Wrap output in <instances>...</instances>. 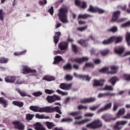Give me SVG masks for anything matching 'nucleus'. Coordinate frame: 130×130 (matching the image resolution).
I'll list each match as a JSON object with an SVG mask.
<instances>
[{"label":"nucleus","instance_id":"nucleus-56","mask_svg":"<svg viewBox=\"0 0 130 130\" xmlns=\"http://www.w3.org/2000/svg\"><path fill=\"white\" fill-rule=\"evenodd\" d=\"M73 87V83L66 84V90H71Z\"/></svg>","mask_w":130,"mask_h":130},{"label":"nucleus","instance_id":"nucleus-8","mask_svg":"<svg viewBox=\"0 0 130 130\" xmlns=\"http://www.w3.org/2000/svg\"><path fill=\"white\" fill-rule=\"evenodd\" d=\"M72 62H77V63H83L84 61H88L89 58L88 57H83L81 58H75L71 59Z\"/></svg>","mask_w":130,"mask_h":130},{"label":"nucleus","instance_id":"nucleus-39","mask_svg":"<svg viewBox=\"0 0 130 130\" xmlns=\"http://www.w3.org/2000/svg\"><path fill=\"white\" fill-rule=\"evenodd\" d=\"M88 28V25H85L82 27H79L76 28L77 31H79L80 32H83V31H85L87 30Z\"/></svg>","mask_w":130,"mask_h":130},{"label":"nucleus","instance_id":"nucleus-51","mask_svg":"<svg viewBox=\"0 0 130 130\" xmlns=\"http://www.w3.org/2000/svg\"><path fill=\"white\" fill-rule=\"evenodd\" d=\"M120 104L118 103H115L114 104L113 110L114 111H116L117 110V108L119 107Z\"/></svg>","mask_w":130,"mask_h":130},{"label":"nucleus","instance_id":"nucleus-13","mask_svg":"<svg viewBox=\"0 0 130 130\" xmlns=\"http://www.w3.org/2000/svg\"><path fill=\"white\" fill-rule=\"evenodd\" d=\"M33 126L35 127V129L36 130H46V128L40 122H36L33 124Z\"/></svg>","mask_w":130,"mask_h":130},{"label":"nucleus","instance_id":"nucleus-54","mask_svg":"<svg viewBox=\"0 0 130 130\" xmlns=\"http://www.w3.org/2000/svg\"><path fill=\"white\" fill-rule=\"evenodd\" d=\"M99 107H100V104H99L96 106L91 107L89 108V109L91 111H95V110H97V109H98V108H99Z\"/></svg>","mask_w":130,"mask_h":130},{"label":"nucleus","instance_id":"nucleus-11","mask_svg":"<svg viewBox=\"0 0 130 130\" xmlns=\"http://www.w3.org/2000/svg\"><path fill=\"white\" fill-rule=\"evenodd\" d=\"M96 101V98L91 97L89 98H86L80 101V103L83 104H86V103H93Z\"/></svg>","mask_w":130,"mask_h":130},{"label":"nucleus","instance_id":"nucleus-35","mask_svg":"<svg viewBox=\"0 0 130 130\" xmlns=\"http://www.w3.org/2000/svg\"><path fill=\"white\" fill-rule=\"evenodd\" d=\"M101 90L102 91H113V87L111 85H105V87Z\"/></svg>","mask_w":130,"mask_h":130},{"label":"nucleus","instance_id":"nucleus-45","mask_svg":"<svg viewBox=\"0 0 130 130\" xmlns=\"http://www.w3.org/2000/svg\"><path fill=\"white\" fill-rule=\"evenodd\" d=\"M90 120L91 119H83L80 121L77 122V124H84V123H86V122H89V121H90Z\"/></svg>","mask_w":130,"mask_h":130},{"label":"nucleus","instance_id":"nucleus-24","mask_svg":"<svg viewBox=\"0 0 130 130\" xmlns=\"http://www.w3.org/2000/svg\"><path fill=\"white\" fill-rule=\"evenodd\" d=\"M79 44H80L83 47H87L88 46V40H80L78 41Z\"/></svg>","mask_w":130,"mask_h":130},{"label":"nucleus","instance_id":"nucleus-18","mask_svg":"<svg viewBox=\"0 0 130 130\" xmlns=\"http://www.w3.org/2000/svg\"><path fill=\"white\" fill-rule=\"evenodd\" d=\"M80 111H77V112H72L69 114L71 116H73V117H75V119H81L82 118V116H79L80 115Z\"/></svg>","mask_w":130,"mask_h":130},{"label":"nucleus","instance_id":"nucleus-23","mask_svg":"<svg viewBox=\"0 0 130 130\" xmlns=\"http://www.w3.org/2000/svg\"><path fill=\"white\" fill-rule=\"evenodd\" d=\"M93 15H91L90 14H79L78 15V19H88V18H92Z\"/></svg>","mask_w":130,"mask_h":130},{"label":"nucleus","instance_id":"nucleus-48","mask_svg":"<svg viewBox=\"0 0 130 130\" xmlns=\"http://www.w3.org/2000/svg\"><path fill=\"white\" fill-rule=\"evenodd\" d=\"M108 32H112L113 33H115V32H117V27L113 26V27L107 29Z\"/></svg>","mask_w":130,"mask_h":130},{"label":"nucleus","instance_id":"nucleus-34","mask_svg":"<svg viewBox=\"0 0 130 130\" xmlns=\"http://www.w3.org/2000/svg\"><path fill=\"white\" fill-rule=\"evenodd\" d=\"M45 124L47 128H48V129H51L52 127H53L54 126H55V125H54V124H53V123L49 121L45 122Z\"/></svg>","mask_w":130,"mask_h":130},{"label":"nucleus","instance_id":"nucleus-62","mask_svg":"<svg viewBox=\"0 0 130 130\" xmlns=\"http://www.w3.org/2000/svg\"><path fill=\"white\" fill-rule=\"evenodd\" d=\"M88 109V107L87 106H84L82 105H79L78 107V109H79V110H81V109H85V110H86V109Z\"/></svg>","mask_w":130,"mask_h":130},{"label":"nucleus","instance_id":"nucleus-1","mask_svg":"<svg viewBox=\"0 0 130 130\" xmlns=\"http://www.w3.org/2000/svg\"><path fill=\"white\" fill-rule=\"evenodd\" d=\"M30 110L34 112H40L41 113L46 112V113H51V112H57L59 114H61V111L59 109V107L56 106L53 107L52 106H47L41 108L37 106H31L29 107Z\"/></svg>","mask_w":130,"mask_h":130},{"label":"nucleus","instance_id":"nucleus-42","mask_svg":"<svg viewBox=\"0 0 130 130\" xmlns=\"http://www.w3.org/2000/svg\"><path fill=\"white\" fill-rule=\"evenodd\" d=\"M47 101H48V103H53L54 102V100L53 99V95L50 96L48 95L47 98Z\"/></svg>","mask_w":130,"mask_h":130},{"label":"nucleus","instance_id":"nucleus-43","mask_svg":"<svg viewBox=\"0 0 130 130\" xmlns=\"http://www.w3.org/2000/svg\"><path fill=\"white\" fill-rule=\"evenodd\" d=\"M27 52V50H24L20 52H15L14 53V55L18 56V55H22V54H25Z\"/></svg>","mask_w":130,"mask_h":130},{"label":"nucleus","instance_id":"nucleus-15","mask_svg":"<svg viewBox=\"0 0 130 130\" xmlns=\"http://www.w3.org/2000/svg\"><path fill=\"white\" fill-rule=\"evenodd\" d=\"M104 85V80H97L94 79L93 80V87H99V86H103Z\"/></svg>","mask_w":130,"mask_h":130},{"label":"nucleus","instance_id":"nucleus-37","mask_svg":"<svg viewBox=\"0 0 130 130\" xmlns=\"http://www.w3.org/2000/svg\"><path fill=\"white\" fill-rule=\"evenodd\" d=\"M6 17V12L4 10H0V20L1 21H4L5 17Z\"/></svg>","mask_w":130,"mask_h":130},{"label":"nucleus","instance_id":"nucleus-41","mask_svg":"<svg viewBox=\"0 0 130 130\" xmlns=\"http://www.w3.org/2000/svg\"><path fill=\"white\" fill-rule=\"evenodd\" d=\"M96 8L97 7H93L92 5H90L89 9H87V11L90 13H96Z\"/></svg>","mask_w":130,"mask_h":130},{"label":"nucleus","instance_id":"nucleus-16","mask_svg":"<svg viewBox=\"0 0 130 130\" xmlns=\"http://www.w3.org/2000/svg\"><path fill=\"white\" fill-rule=\"evenodd\" d=\"M112 39L113 40V42H115V44H117V43H120V42L122 41L123 38L120 36H112Z\"/></svg>","mask_w":130,"mask_h":130},{"label":"nucleus","instance_id":"nucleus-44","mask_svg":"<svg viewBox=\"0 0 130 130\" xmlns=\"http://www.w3.org/2000/svg\"><path fill=\"white\" fill-rule=\"evenodd\" d=\"M35 115L34 114H27L26 115V120H32V119L33 118V117H34Z\"/></svg>","mask_w":130,"mask_h":130},{"label":"nucleus","instance_id":"nucleus-2","mask_svg":"<svg viewBox=\"0 0 130 130\" xmlns=\"http://www.w3.org/2000/svg\"><path fill=\"white\" fill-rule=\"evenodd\" d=\"M103 124L102 122L99 120L96 119L92 121L91 123L87 124L86 125V127L91 128V129H95L96 128H100V127H102Z\"/></svg>","mask_w":130,"mask_h":130},{"label":"nucleus","instance_id":"nucleus-28","mask_svg":"<svg viewBox=\"0 0 130 130\" xmlns=\"http://www.w3.org/2000/svg\"><path fill=\"white\" fill-rule=\"evenodd\" d=\"M43 80H44V81H47V82H51V81H54L55 78L53 76L46 75L43 78Z\"/></svg>","mask_w":130,"mask_h":130},{"label":"nucleus","instance_id":"nucleus-21","mask_svg":"<svg viewBox=\"0 0 130 130\" xmlns=\"http://www.w3.org/2000/svg\"><path fill=\"white\" fill-rule=\"evenodd\" d=\"M125 113V109L124 108L120 109L118 112V113L116 114V117L115 118H119L120 117V115H123Z\"/></svg>","mask_w":130,"mask_h":130},{"label":"nucleus","instance_id":"nucleus-6","mask_svg":"<svg viewBox=\"0 0 130 130\" xmlns=\"http://www.w3.org/2000/svg\"><path fill=\"white\" fill-rule=\"evenodd\" d=\"M58 16L60 21L62 23L66 22V10L63 9H60L59 10Z\"/></svg>","mask_w":130,"mask_h":130},{"label":"nucleus","instance_id":"nucleus-33","mask_svg":"<svg viewBox=\"0 0 130 130\" xmlns=\"http://www.w3.org/2000/svg\"><path fill=\"white\" fill-rule=\"evenodd\" d=\"M104 96H115V93H99L98 94V98H102Z\"/></svg>","mask_w":130,"mask_h":130},{"label":"nucleus","instance_id":"nucleus-9","mask_svg":"<svg viewBox=\"0 0 130 130\" xmlns=\"http://www.w3.org/2000/svg\"><path fill=\"white\" fill-rule=\"evenodd\" d=\"M75 5L77 7H80L81 9L85 10L87 8V3L84 1H81L80 0L75 1Z\"/></svg>","mask_w":130,"mask_h":130},{"label":"nucleus","instance_id":"nucleus-32","mask_svg":"<svg viewBox=\"0 0 130 130\" xmlns=\"http://www.w3.org/2000/svg\"><path fill=\"white\" fill-rule=\"evenodd\" d=\"M24 83H25L24 80L21 79V78L16 76V79L14 83L15 85H22V84H24Z\"/></svg>","mask_w":130,"mask_h":130},{"label":"nucleus","instance_id":"nucleus-22","mask_svg":"<svg viewBox=\"0 0 130 130\" xmlns=\"http://www.w3.org/2000/svg\"><path fill=\"white\" fill-rule=\"evenodd\" d=\"M102 118L107 122H110L111 120H116V118H108L107 114L103 115Z\"/></svg>","mask_w":130,"mask_h":130},{"label":"nucleus","instance_id":"nucleus-31","mask_svg":"<svg viewBox=\"0 0 130 130\" xmlns=\"http://www.w3.org/2000/svg\"><path fill=\"white\" fill-rule=\"evenodd\" d=\"M100 73H102L103 74H110V71H109V68L108 67H104L102 69L99 70Z\"/></svg>","mask_w":130,"mask_h":130},{"label":"nucleus","instance_id":"nucleus-38","mask_svg":"<svg viewBox=\"0 0 130 130\" xmlns=\"http://www.w3.org/2000/svg\"><path fill=\"white\" fill-rule=\"evenodd\" d=\"M58 47L60 50H64L66 49V42H61L58 44Z\"/></svg>","mask_w":130,"mask_h":130},{"label":"nucleus","instance_id":"nucleus-58","mask_svg":"<svg viewBox=\"0 0 130 130\" xmlns=\"http://www.w3.org/2000/svg\"><path fill=\"white\" fill-rule=\"evenodd\" d=\"M73 76L71 75H67L66 76V81H72L73 80Z\"/></svg>","mask_w":130,"mask_h":130},{"label":"nucleus","instance_id":"nucleus-46","mask_svg":"<svg viewBox=\"0 0 130 130\" xmlns=\"http://www.w3.org/2000/svg\"><path fill=\"white\" fill-rule=\"evenodd\" d=\"M85 68H94V64L91 62L86 63L85 66L83 67V70L85 69Z\"/></svg>","mask_w":130,"mask_h":130},{"label":"nucleus","instance_id":"nucleus-47","mask_svg":"<svg viewBox=\"0 0 130 130\" xmlns=\"http://www.w3.org/2000/svg\"><path fill=\"white\" fill-rule=\"evenodd\" d=\"M100 52L103 56H105V55H107L109 53V50H103L101 51Z\"/></svg>","mask_w":130,"mask_h":130},{"label":"nucleus","instance_id":"nucleus-63","mask_svg":"<svg viewBox=\"0 0 130 130\" xmlns=\"http://www.w3.org/2000/svg\"><path fill=\"white\" fill-rule=\"evenodd\" d=\"M122 118H124L125 119H130V113H128L125 116H123Z\"/></svg>","mask_w":130,"mask_h":130},{"label":"nucleus","instance_id":"nucleus-25","mask_svg":"<svg viewBox=\"0 0 130 130\" xmlns=\"http://www.w3.org/2000/svg\"><path fill=\"white\" fill-rule=\"evenodd\" d=\"M16 90L17 92L19 93L20 95H21V96H22V97H26V96H27V97H29V98H31V95L28 94V93H27L26 92L22 91L20 89H17Z\"/></svg>","mask_w":130,"mask_h":130},{"label":"nucleus","instance_id":"nucleus-3","mask_svg":"<svg viewBox=\"0 0 130 130\" xmlns=\"http://www.w3.org/2000/svg\"><path fill=\"white\" fill-rule=\"evenodd\" d=\"M120 14H121L120 11L114 12L112 16V22H116V23H121L123 22V21L125 20L124 18H119L120 17Z\"/></svg>","mask_w":130,"mask_h":130},{"label":"nucleus","instance_id":"nucleus-49","mask_svg":"<svg viewBox=\"0 0 130 130\" xmlns=\"http://www.w3.org/2000/svg\"><path fill=\"white\" fill-rule=\"evenodd\" d=\"M95 13H98V14H104V13H105V11L103 9L96 7V9H95Z\"/></svg>","mask_w":130,"mask_h":130},{"label":"nucleus","instance_id":"nucleus-29","mask_svg":"<svg viewBox=\"0 0 130 130\" xmlns=\"http://www.w3.org/2000/svg\"><path fill=\"white\" fill-rule=\"evenodd\" d=\"M36 117L39 119H49V118H50L49 116H45L44 115L40 114H37Z\"/></svg>","mask_w":130,"mask_h":130},{"label":"nucleus","instance_id":"nucleus-27","mask_svg":"<svg viewBox=\"0 0 130 130\" xmlns=\"http://www.w3.org/2000/svg\"><path fill=\"white\" fill-rule=\"evenodd\" d=\"M62 59V58L60 56H56L54 58V61L53 62V64H58V63H59V61H61Z\"/></svg>","mask_w":130,"mask_h":130},{"label":"nucleus","instance_id":"nucleus-64","mask_svg":"<svg viewBox=\"0 0 130 130\" xmlns=\"http://www.w3.org/2000/svg\"><path fill=\"white\" fill-rule=\"evenodd\" d=\"M125 39H126V41H128L129 40H130V33L129 32L127 33Z\"/></svg>","mask_w":130,"mask_h":130},{"label":"nucleus","instance_id":"nucleus-5","mask_svg":"<svg viewBox=\"0 0 130 130\" xmlns=\"http://www.w3.org/2000/svg\"><path fill=\"white\" fill-rule=\"evenodd\" d=\"M127 123V121H117L113 126V129L121 130L122 129L123 125Z\"/></svg>","mask_w":130,"mask_h":130},{"label":"nucleus","instance_id":"nucleus-60","mask_svg":"<svg viewBox=\"0 0 130 130\" xmlns=\"http://www.w3.org/2000/svg\"><path fill=\"white\" fill-rule=\"evenodd\" d=\"M45 92L46 94H50L54 93V90H50V89H45Z\"/></svg>","mask_w":130,"mask_h":130},{"label":"nucleus","instance_id":"nucleus-53","mask_svg":"<svg viewBox=\"0 0 130 130\" xmlns=\"http://www.w3.org/2000/svg\"><path fill=\"white\" fill-rule=\"evenodd\" d=\"M53 98L54 99V101L55 102V101H59L60 100L61 98L60 96L56 94L53 95Z\"/></svg>","mask_w":130,"mask_h":130},{"label":"nucleus","instance_id":"nucleus-14","mask_svg":"<svg viewBox=\"0 0 130 130\" xmlns=\"http://www.w3.org/2000/svg\"><path fill=\"white\" fill-rule=\"evenodd\" d=\"M115 53L116 54H122L124 52V48L123 47L117 46L114 48Z\"/></svg>","mask_w":130,"mask_h":130},{"label":"nucleus","instance_id":"nucleus-30","mask_svg":"<svg viewBox=\"0 0 130 130\" xmlns=\"http://www.w3.org/2000/svg\"><path fill=\"white\" fill-rule=\"evenodd\" d=\"M112 42H113L112 40V37H111L107 40H104L102 42V44H104V45H108V44H111Z\"/></svg>","mask_w":130,"mask_h":130},{"label":"nucleus","instance_id":"nucleus-61","mask_svg":"<svg viewBox=\"0 0 130 130\" xmlns=\"http://www.w3.org/2000/svg\"><path fill=\"white\" fill-rule=\"evenodd\" d=\"M72 64L68 63L66 65V70H70V71H72Z\"/></svg>","mask_w":130,"mask_h":130},{"label":"nucleus","instance_id":"nucleus-19","mask_svg":"<svg viewBox=\"0 0 130 130\" xmlns=\"http://www.w3.org/2000/svg\"><path fill=\"white\" fill-rule=\"evenodd\" d=\"M119 81V78L116 76H113L110 78L109 82L111 83L112 86H115L117 82Z\"/></svg>","mask_w":130,"mask_h":130},{"label":"nucleus","instance_id":"nucleus-50","mask_svg":"<svg viewBox=\"0 0 130 130\" xmlns=\"http://www.w3.org/2000/svg\"><path fill=\"white\" fill-rule=\"evenodd\" d=\"M81 79L82 80H85L86 81H90L91 77H89V75H82Z\"/></svg>","mask_w":130,"mask_h":130},{"label":"nucleus","instance_id":"nucleus-55","mask_svg":"<svg viewBox=\"0 0 130 130\" xmlns=\"http://www.w3.org/2000/svg\"><path fill=\"white\" fill-rule=\"evenodd\" d=\"M32 95L35 96V97H38L39 96H41L42 95V92L39 91L36 92H34L32 93Z\"/></svg>","mask_w":130,"mask_h":130},{"label":"nucleus","instance_id":"nucleus-4","mask_svg":"<svg viewBox=\"0 0 130 130\" xmlns=\"http://www.w3.org/2000/svg\"><path fill=\"white\" fill-rule=\"evenodd\" d=\"M21 71L22 74H23L24 75L36 73V70L31 69V68L27 65L21 66Z\"/></svg>","mask_w":130,"mask_h":130},{"label":"nucleus","instance_id":"nucleus-7","mask_svg":"<svg viewBox=\"0 0 130 130\" xmlns=\"http://www.w3.org/2000/svg\"><path fill=\"white\" fill-rule=\"evenodd\" d=\"M13 124L14 125L15 128L19 130H24L25 129V125L23 123H21L18 121H14L13 122Z\"/></svg>","mask_w":130,"mask_h":130},{"label":"nucleus","instance_id":"nucleus-40","mask_svg":"<svg viewBox=\"0 0 130 130\" xmlns=\"http://www.w3.org/2000/svg\"><path fill=\"white\" fill-rule=\"evenodd\" d=\"M9 59L5 57H0V63H8Z\"/></svg>","mask_w":130,"mask_h":130},{"label":"nucleus","instance_id":"nucleus-12","mask_svg":"<svg viewBox=\"0 0 130 130\" xmlns=\"http://www.w3.org/2000/svg\"><path fill=\"white\" fill-rule=\"evenodd\" d=\"M112 106V103L107 104L104 108H101L99 110H98L97 111V113H101V112H103V111H106V110H108V109H111Z\"/></svg>","mask_w":130,"mask_h":130},{"label":"nucleus","instance_id":"nucleus-17","mask_svg":"<svg viewBox=\"0 0 130 130\" xmlns=\"http://www.w3.org/2000/svg\"><path fill=\"white\" fill-rule=\"evenodd\" d=\"M110 69H111V71H110V74L111 75H114L115 74H117L119 67L117 66H111L110 67Z\"/></svg>","mask_w":130,"mask_h":130},{"label":"nucleus","instance_id":"nucleus-52","mask_svg":"<svg viewBox=\"0 0 130 130\" xmlns=\"http://www.w3.org/2000/svg\"><path fill=\"white\" fill-rule=\"evenodd\" d=\"M123 78L125 81H130V74H124L123 75Z\"/></svg>","mask_w":130,"mask_h":130},{"label":"nucleus","instance_id":"nucleus-59","mask_svg":"<svg viewBox=\"0 0 130 130\" xmlns=\"http://www.w3.org/2000/svg\"><path fill=\"white\" fill-rule=\"evenodd\" d=\"M72 50L73 52H75V53H77V52H78V48H77V46H76V45H72Z\"/></svg>","mask_w":130,"mask_h":130},{"label":"nucleus","instance_id":"nucleus-10","mask_svg":"<svg viewBox=\"0 0 130 130\" xmlns=\"http://www.w3.org/2000/svg\"><path fill=\"white\" fill-rule=\"evenodd\" d=\"M5 80L6 83L15 84V82H16V80H17V76H7L6 77H5Z\"/></svg>","mask_w":130,"mask_h":130},{"label":"nucleus","instance_id":"nucleus-26","mask_svg":"<svg viewBox=\"0 0 130 130\" xmlns=\"http://www.w3.org/2000/svg\"><path fill=\"white\" fill-rule=\"evenodd\" d=\"M0 104H2L3 107L6 108L8 105V101L4 98H0Z\"/></svg>","mask_w":130,"mask_h":130},{"label":"nucleus","instance_id":"nucleus-36","mask_svg":"<svg viewBox=\"0 0 130 130\" xmlns=\"http://www.w3.org/2000/svg\"><path fill=\"white\" fill-rule=\"evenodd\" d=\"M12 104H13V105H15L16 106H18V107H23L24 103L19 101H13L12 102Z\"/></svg>","mask_w":130,"mask_h":130},{"label":"nucleus","instance_id":"nucleus-57","mask_svg":"<svg viewBox=\"0 0 130 130\" xmlns=\"http://www.w3.org/2000/svg\"><path fill=\"white\" fill-rule=\"evenodd\" d=\"M129 26H130V21L121 24V27L123 28H125V27H129Z\"/></svg>","mask_w":130,"mask_h":130},{"label":"nucleus","instance_id":"nucleus-20","mask_svg":"<svg viewBox=\"0 0 130 130\" xmlns=\"http://www.w3.org/2000/svg\"><path fill=\"white\" fill-rule=\"evenodd\" d=\"M60 35H61V33L59 31H57L55 33V36H54V42L55 44H57L58 43Z\"/></svg>","mask_w":130,"mask_h":130}]
</instances>
